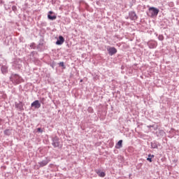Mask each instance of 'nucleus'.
Here are the masks:
<instances>
[{
  "label": "nucleus",
  "instance_id": "nucleus-23",
  "mask_svg": "<svg viewBox=\"0 0 179 179\" xmlns=\"http://www.w3.org/2000/svg\"><path fill=\"white\" fill-rule=\"evenodd\" d=\"M2 124V119H0V125Z\"/></svg>",
  "mask_w": 179,
  "mask_h": 179
},
{
  "label": "nucleus",
  "instance_id": "nucleus-3",
  "mask_svg": "<svg viewBox=\"0 0 179 179\" xmlns=\"http://www.w3.org/2000/svg\"><path fill=\"white\" fill-rule=\"evenodd\" d=\"M129 18L131 20H136V19H138V15H136L135 11H130L129 13Z\"/></svg>",
  "mask_w": 179,
  "mask_h": 179
},
{
  "label": "nucleus",
  "instance_id": "nucleus-5",
  "mask_svg": "<svg viewBox=\"0 0 179 179\" xmlns=\"http://www.w3.org/2000/svg\"><path fill=\"white\" fill-rule=\"evenodd\" d=\"M64 41H65V38H64V36H59V38L56 41V44L57 45H61L64 44Z\"/></svg>",
  "mask_w": 179,
  "mask_h": 179
},
{
  "label": "nucleus",
  "instance_id": "nucleus-22",
  "mask_svg": "<svg viewBox=\"0 0 179 179\" xmlns=\"http://www.w3.org/2000/svg\"><path fill=\"white\" fill-rule=\"evenodd\" d=\"M150 45H156V43H150Z\"/></svg>",
  "mask_w": 179,
  "mask_h": 179
},
{
  "label": "nucleus",
  "instance_id": "nucleus-9",
  "mask_svg": "<svg viewBox=\"0 0 179 179\" xmlns=\"http://www.w3.org/2000/svg\"><path fill=\"white\" fill-rule=\"evenodd\" d=\"M96 173L99 177H106V173L100 170L96 171Z\"/></svg>",
  "mask_w": 179,
  "mask_h": 179
},
{
  "label": "nucleus",
  "instance_id": "nucleus-19",
  "mask_svg": "<svg viewBox=\"0 0 179 179\" xmlns=\"http://www.w3.org/2000/svg\"><path fill=\"white\" fill-rule=\"evenodd\" d=\"M59 65H60V66H64V62H60Z\"/></svg>",
  "mask_w": 179,
  "mask_h": 179
},
{
  "label": "nucleus",
  "instance_id": "nucleus-6",
  "mask_svg": "<svg viewBox=\"0 0 179 179\" xmlns=\"http://www.w3.org/2000/svg\"><path fill=\"white\" fill-rule=\"evenodd\" d=\"M31 107H34V108H40V107H41V103H40V101H38V100H36L35 101H34L31 104Z\"/></svg>",
  "mask_w": 179,
  "mask_h": 179
},
{
  "label": "nucleus",
  "instance_id": "nucleus-8",
  "mask_svg": "<svg viewBox=\"0 0 179 179\" xmlns=\"http://www.w3.org/2000/svg\"><path fill=\"white\" fill-rule=\"evenodd\" d=\"M52 145L54 148H58L59 146V141L58 140V138H56L53 140Z\"/></svg>",
  "mask_w": 179,
  "mask_h": 179
},
{
  "label": "nucleus",
  "instance_id": "nucleus-11",
  "mask_svg": "<svg viewBox=\"0 0 179 179\" xmlns=\"http://www.w3.org/2000/svg\"><path fill=\"white\" fill-rule=\"evenodd\" d=\"M48 19H49V20H55V19H57V16L48 15Z\"/></svg>",
  "mask_w": 179,
  "mask_h": 179
},
{
  "label": "nucleus",
  "instance_id": "nucleus-14",
  "mask_svg": "<svg viewBox=\"0 0 179 179\" xmlns=\"http://www.w3.org/2000/svg\"><path fill=\"white\" fill-rule=\"evenodd\" d=\"M152 157H155V155H149L148 157L147 158V160L150 162V163H152Z\"/></svg>",
  "mask_w": 179,
  "mask_h": 179
},
{
  "label": "nucleus",
  "instance_id": "nucleus-4",
  "mask_svg": "<svg viewBox=\"0 0 179 179\" xmlns=\"http://www.w3.org/2000/svg\"><path fill=\"white\" fill-rule=\"evenodd\" d=\"M12 79L13 80H14V82H15V83H17V84L20 83L22 80V78L19 76V75L17 74L13 75Z\"/></svg>",
  "mask_w": 179,
  "mask_h": 179
},
{
  "label": "nucleus",
  "instance_id": "nucleus-17",
  "mask_svg": "<svg viewBox=\"0 0 179 179\" xmlns=\"http://www.w3.org/2000/svg\"><path fill=\"white\" fill-rule=\"evenodd\" d=\"M17 7L15 6H13V7H12V10L15 12L16 10H17Z\"/></svg>",
  "mask_w": 179,
  "mask_h": 179
},
{
  "label": "nucleus",
  "instance_id": "nucleus-13",
  "mask_svg": "<svg viewBox=\"0 0 179 179\" xmlns=\"http://www.w3.org/2000/svg\"><path fill=\"white\" fill-rule=\"evenodd\" d=\"M4 135H6L7 136H9V135H10V130H9L8 129H6L4 131Z\"/></svg>",
  "mask_w": 179,
  "mask_h": 179
},
{
  "label": "nucleus",
  "instance_id": "nucleus-18",
  "mask_svg": "<svg viewBox=\"0 0 179 179\" xmlns=\"http://www.w3.org/2000/svg\"><path fill=\"white\" fill-rule=\"evenodd\" d=\"M151 146L153 149H156L157 148V145H153V144H152Z\"/></svg>",
  "mask_w": 179,
  "mask_h": 179
},
{
  "label": "nucleus",
  "instance_id": "nucleus-12",
  "mask_svg": "<svg viewBox=\"0 0 179 179\" xmlns=\"http://www.w3.org/2000/svg\"><path fill=\"white\" fill-rule=\"evenodd\" d=\"M120 148H122V140H120L117 142V149H120Z\"/></svg>",
  "mask_w": 179,
  "mask_h": 179
},
{
  "label": "nucleus",
  "instance_id": "nucleus-20",
  "mask_svg": "<svg viewBox=\"0 0 179 179\" xmlns=\"http://www.w3.org/2000/svg\"><path fill=\"white\" fill-rule=\"evenodd\" d=\"M42 26H47V22H43Z\"/></svg>",
  "mask_w": 179,
  "mask_h": 179
},
{
  "label": "nucleus",
  "instance_id": "nucleus-16",
  "mask_svg": "<svg viewBox=\"0 0 179 179\" xmlns=\"http://www.w3.org/2000/svg\"><path fill=\"white\" fill-rule=\"evenodd\" d=\"M37 131L41 132V134H43V129H41V128H38Z\"/></svg>",
  "mask_w": 179,
  "mask_h": 179
},
{
  "label": "nucleus",
  "instance_id": "nucleus-15",
  "mask_svg": "<svg viewBox=\"0 0 179 179\" xmlns=\"http://www.w3.org/2000/svg\"><path fill=\"white\" fill-rule=\"evenodd\" d=\"M158 39L159 41H163L164 40V36H163V35H159Z\"/></svg>",
  "mask_w": 179,
  "mask_h": 179
},
{
  "label": "nucleus",
  "instance_id": "nucleus-10",
  "mask_svg": "<svg viewBox=\"0 0 179 179\" xmlns=\"http://www.w3.org/2000/svg\"><path fill=\"white\" fill-rule=\"evenodd\" d=\"M2 73H8V67L6 66H3L1 67Z\"/></svg>",
  "mask_w": 179,
  "mask_h": 179
},
{
  "label": "nucleus",
  "instance_id": "nucleus-7",
  "mask_svg": "<svg viewBox=\"0 0 179 179\" xmlns=\"http://www.w3.org/2000/svg\"><path fill=\"white\" fill-rule=\"evenodd\" d=\"M50 160L46 159L41 162H39L40 167H44V166H47L48 163H50Z\"/></svg>",
  "mask_w": 179,
  "mask_h": 179
},
{
  "label": "nucleus",
  "instance_id": "nucleus-1",
  "mask_svg": "<svg viewBox=\"0 0 179 179\" xmlns=\"http://www.w3.org/2000/svg\"><path fill=\"white\" fill-rule=\"evenodd\" d=\"M150 12H151V16H157L159 15V9L155 8V7H150L149 8Z\"/></svg>",
  "mask_w": 179,
  "mask_h": 179
},
{
  "label": "nucleus",
  "instance_id": "nucleus-2",
  "mask_svg": "<svg viewBox=\"0 0 179 179\" xmlns=\"http://www.w3.org/2000/svg\"><path fill=\"white\" fill-rule=\"evenodd\" d=\"M107 51L109 54V55H114L115 54H117V49L114 47H108L107 48Z\"/></svg>",
  "mask_w": 179,
  "mask_h": 179
},
{
  "label": "nucleus",
  "instance_id": "nucleus-24",
  "mask_svg": "<svg viewBox=\"0 0 179 179\" xmlns=\"http://www.w3.org/2000/svg\"><path fill=\"white\" fill-rule=\"evenodd\" d=\"M49 13H52V11H50Z\"/></svg>",
  "mask_w": 179,
  "mask_h": 179
},
{
  "label": "nucleus",
  "instance_id": "nucleus-21",
  "mask_svg": "<svg viewBox=\"0 0 179 179\" xmlns=\"http://www.w3.org/2000/svg\"><path fill=\"white\" fill-rule=\"evenodd\" d=\"M19 106H20L21 107H23V103L22 102H20Z\"/></svg>",
  "mask_w": 179,
  "mask_h": 179
}]
</instances>
